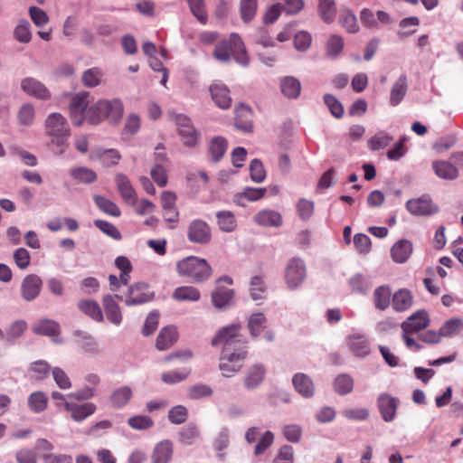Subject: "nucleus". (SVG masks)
I'll list each match as a JSON object with an SVG mask.
<instances>
[{
    "label": "nucleus",
    "mask_w": 463,
    "mask_h": 463,
    "mask_svg": "<svg viewBox=\"0 0 463 463\" xmlns=\"http://www.w3.org/2000/svg\"><path fill=\"white\" fill-rule=\"evenodd\" d=\"M44 133L49 144L56 148L57 155H63L68 148L71 128L64 116L61 113H51L44 121Z\"/></svg>",
    "instance_id": "f257e3e1"
},
{
    "label": "nucleus",
    "mask_w": 463,
    "mask_h": 463,
    "mask_svg": "<svg viewBox=\"0 0 463 463\" xmlns=\"http://www.w3.org/2000/svg\"><path fill=\"white\" fill-rule=\"evenodd\" d=\"M123 112L124 107L120 99H101L88 109L86 119L91 125H97L104 119L117 123L121 118Z\"/></svg>",
    "instance_id": "f03ea898"
},
{
    "label": "nucleus",
    "mask_w": 463,
    "mask_h": 463,
    "mask_svg": "<svg viewBox=\"0 0 463 463\" xmlns=\"http://www.w3.org/2000/svg\"><path fill=\"white\" fill-rule=\"evenodd\" d=\"M213 56L222 62L230 61L232 57L241 65L246 66L249 63L244 43L236 33H232L228 40H222L216 44Z\"/></svg>",
    "instance_id": "7ed1b4c3"
},
{
    "label": "nucleus",
    "mask_w": 463,
    "mask_h": 463,
    "mask_svg": "<svg viewBox=\"0 0 463 463\" xmlns=\"http://www.w3.org/2000/svg\"><path fill=\"white\" fill-rule=\"evenodd\" d=\"M180 276L186 277L194 282L200 283L209 279L213 270L206 260L190 256L177 263Z\"/></svg>",
    "instance_id": "20e7f679"
},
{
    "label": "nucleus",
    "mask_w": 463,
    "mask_h": 463,
    "mask_svg": "<svg viewBox=\"0 0 463 463\" xmlns=\"http://www.w3.org/2000/svg\"><path fill=\"white\" fill-rule=\"evenodd\" d=\"M247 356L246 345H240L235 346L223 347L220 357L219 369L222 375L231 377L239 372Z\"/></svg>",
    "instance_id": "39448f33"
},
{
    "label": "nucleus",
    "mask_w": 463,
    "mask_h": 463,
    "mask_svg": "<svg viewBox=\"0 0 463 463\" xmlns=\"http://www.w3.org/2000/svg\"><path fill=\"white\" fill-rule=\"evenodd\" d=\"M241 326L239 324H232L223 326L214 335L212 340V345L217 346L222 345L223 347L235 346L245 345L246 342L242 339L240 334Z\"/></svg>",
    "instance_id": "423d86ee"
},
{
    "label": "nucleus",
    "mask_w": 463,
    "mask_h": 463,
    "mask_svg": "<svg viewBox=\"0 0 463 463\" xmlns=\"http://www.w3.org/2000/svg\"><path fill=\"white\" fill-rule=\"evenodd\" d=\"M89 103L90 94L86 91L79 92L71 98L70 103V117L74 125L80 126L86 119Z\"/></svg>",
    "instance_id": "0eeeda50"
},
{
    "label": "nucleus",
    "mask_w": 463,
    "mask_h": 463,
    "mask_svg": "<svg viewBox=\"0 0 463 463\" xmlns=\"http://www.w3.org/2000/svg\"><path fill=\"white\" fill-rule=\"evenodd\" d=\"M153 296L148 284L137 282L129 287L125 303L127 306L141 305L150 301Z\"/></svg>",
    "instance_id": "6e6552de"
},
{
    "label": "nucleus",
    "mask_w": 463,
    "mask_h": 463,
    "mask_svg": "<svg viewBox=\"0 0 463 463\" xmlns=\"http://www.w3.org/2000/svg\"><path fill=\"white\" fill-rule=\"evenodd\" d=\"M222 282L228 285H232V279L228 276H224L216 281V288L212 293V302L217 308H222L228 306L232 301L234 294L233 289L222 286Z\"/></svg>",
    "instance_id": "1a4fd4ad"
},
{
    "label": "nucleus",
    "mask_w": 463,
    "mask_h": 463,
    "mask_svg": "<svg viewBox=\"0 0 463 463\" xmlns=\"http://www.w3.org/2000/svg\"><path fill=\"white\" fill-rule=\"evenodd\" d=\"M187 238L192 242L206 244L212 240L211 228L204 221L194 220L188 227Z\"/></svg>",
    "instance_id": "9d476101"
},
{
    "label": "nucleus",
    "mask_w": 463,
    "mask_h": 463,
    "mask_svg": "<svg viewBox=\"0 0 463 463\" xmlns=\"http://www.w3.org/2000/svg\"><path fill=\"white\" fill-rule=\"evenodd\" d=\"M286 281L290 288H296L306 277L304 262L298 258H292L287 264Z\"/></svg>",
    "instance_id": "9b49d317"
},
{
    "label": "nucleus",
    "mask_w": 463,
    "mask_h": 463,
    "mask_svg": "<svg viewBox=\"0 0 463 463\" xmlns=\"http://www.w3.org/2000/svg\"><path fill=\"white\" fill-rule=\"evenodd\" d=\"M43 287L42 279L36 274L25 276L21 284V295L26 301L34 300L41 293Z\"/></svg>",
    "instance_id": "f8f14e48"
},
{
    "label": "nucleus",
    "mask_w": 463,
    "mask_h": 463,
    "mask_svg": "<svg viewBox=\"0 0 463 463\" xmlns=\"http://www.w3.org/2000/svg\"><path fill=\"white\" fill-rule=\"evenodd\" d=\"M430 324V317L425 310H418L410 316L401 325L402 332L418 333L425 329Z\"/></svg>",
    "instance_id": "ddd939ff"
},
{
    "label": "nucleus",
    "mask_w": 463,
    "mask_h": 463,
    "mask_svg": "<svg viewBox=\"0 0 463 463\" xmlns=\"http://www.w3.org/2000/svg\"><path fill=\"white\" fill-rule=\"evenodd\" d=\"M117 299L122 300V296L120 295H106L102 299L103 307L105 310L106 317L108 320L118 326L121 324L123 316L121 313L120 307L117 302Z\"/></svg>",
    "instance_id": "4468645a"
},
{
    "label": "nucleus",
    "mask_w": 463,
    "mask_h": 463,
    "mask_svg": "<svg viewBox=\"0 0 463 463\" xmlns=\"http://www.w3.org/2000/svg\"><path fill=\"white\" fill-rule=\"evenodd\" d=\"M64 408L70 412L71 418L77 422L83 421L97 410V406L93 402L75 403L65 402Z\"/></svg>",
    "instance_id": "2eb2a0df"
},
{
    "label": "nucleus",
    "mask_w": 463,
    "mask_h": 463,
    "mask_svg": "<svg viewBox=\"0 0 463 463\" xmlns=\"http://www.w3.org/2000/svg\"><path fill=\"white\" fill-rule=\"evenodd\" d=\"M406 208L413 215H431L439 211L436 204L425 198L409 200Z\"/></svg>",
    "instance_id": "dca6fc26"
},
{
    "label": "nucleus",
    "mask_w": 463,
    "mask_h": 463,
    "mask_svg": "<svg viewBox=\"0 0 463 463\" xmlns=\"http://www.w3.org/2000/svg\"><path fill=\"white\" fill-rule=\"evenodd\" d=\"M175 122L178 126L179 134L184 138V145L194 146L198 140V133L191 125L190 119L184 115H178L175 118Z\"/></svg>",
    "instance_id": "f3484780"
},
{
    "label": "nucleus",
    "mask_w": 463,
    "mask_h": 463,
    "mask_svg": "<svg viewBox=\"0 0 463 463\" xmlns=\"http://www.w3.org/2000/svg\"><path fill=\"white\" fill-rule=\"evenodd\" d=\"M115 183L121 198L128 203H136L137 194L128 177L124 174L118 173L115 175Z\"/></svg>",
    "instance_id": "a211bd4d"
},
{
    "label": "nucleus",
    "mask_w": 463,
    "mask_h": 463,
    "mask_svg": "<svg viewBox=\"0 0 463 463\" xmlns=\"http://www.w3.org/2000/svg\"><path fill=\"white\" fill-rule=\"evenodd\" d=\"M347 346L354 355L364 357L370 354V344L367 337L361 334H353L346 339Z\"/></svg>",
    "instance_id": "6ab92c4d"
},
{
    "label": "nucleus",
    "mask_w": 463,
    "mask_h": 463,
    "mask_svg": "<svg viewBox=\"0 0 463 463\" xmlns=\"http://www.w3.org/2000/svg\"><path fill=\"white\" fill-rule=\"evenodd\" d=\"M235 127L246 133L252 132V110L247 105L241 104L235 109Z\"/></svg>",
    "instance_id": "aec40b11"
},
{
    "label": "nucleus",
    "mask_w": 463,
    "mask_h": 463,
    "mask_svg": "<svg viewBox=\"0 0 463 463\" xmlns=\"http://www.w3.org/2000/svg\"><path fill=\"white\" fill-rule=\"evenodd\" d=\"M212 99L215 104L222 109H227L232 105V98L229 89L222 83H213L210 87Z\"/></svg>",
    "instance_id": "412c9836"
},
{
    "label": "nucleus",
    "mask_w": 463,
    "mask_h": 463,
    "mask_svg": "<svg viewBox=\"0 0 463 463\" xmlns=\"http://www.w3.org/2000/svg\"><path fill=\"white\" fill-rule=\"evenodd\" d=\"M378 408L384 421H392L396 414L397 401L389 394H381L378 398Z\"/></svg>",
    "instance_id": "4be33fe9"
},
{
    "label": "nucleus",
    "mask_w": 463,
    "mask_h": 463,
    "mask_svg": "<svg viewBox=\"0 0 463 463\" xmlns=\"http://www.w3.org/2000/svg\"><path fill=\"white\" fill-rule=\"evenodd\" d=\"M21 87L24 92L37 99H47L50 98V92L47 88L33 78L23 80Z\"/></svg>",
    "instance_id": "5701e85b"
},
{
    "label": "nucleus",
    "mask_w": 463,
    "mask_h": 463,
    "mask_svg": "<svg viewBox=\"0 0 463 463\" xmlns=\"http://www.w3.org/2000/svg\"><path fill=\"white\" fill-rule=\"evenodd\" d=\"M292 383L295 390L301 396L310 398L314 395L315 385L308 375L302 373H296L293 376Z\"/></svg>",
    "instance_id": "b1692460"
},
{
    "label": "nucleus",
    "mask_w": 463,
    "mask_h": 463,
    "mask_svg": "<svg viewBox=\"0 0 463 463\" xmlns=\"http://www.w3.org/2000/svg\"><path fill=\"white\" fill-rule=\"evenodd\" d=\"M436 175L444 180H455L458 176V168L445 160H435L431 164Z\"/></svg>",
    "instance_id": "393cba45"
},
{
    "label": "nucleus",
    "mask_w": 463,
    "mask_h": 463,
    "mask_svg": "<svg viewBox=\"0 0 463 463\" xmlns=\"http://www.w3.org/2000/svg\"><path fill=\"white\" fill-rule=\"evenodd\" d=\"M412 253V243L408 240H401L393 244L391 256L394 262L404 263Z\"/></svg>",
    "instance_id": "a878e982"
},
{
    "label": "nucleus",
    "mask_w": 463,
    "mask_h": 463,
    "mask_svg": "<svg viewBox=\"0 0 463 463\" xmlns=\"http://www.w3.org/2000/svg\"><path fill=\"white\" fill-rule=\"evenodd\" d=\"M413 303V296L407 288L397 290L392 299V308L397 312H404L410 309Z\"/></svg>",
    "instance_id": "bb28decb"
},
{
    "label": "nucleus",
    "mask_w": 463,
    "mask_h": 463,
    "mask_svg": "<svg viewBox=\"0 0 463 463\" xmlns=\"http://www.w3.org/2000/svg\"><path fill=\"white\" fill-rule=\"evenodd\" d=\"M177 337L178 334L175 326H165L157 335L156 346L160 351L166 350L177 341Z\"/></svg>",
    "instance_id": "cd10ccee"
},
{
    "label": "nucleus",
    "mask_w": 463,
    "mask_h": 463,
    "mask_svg": "<svg viewBox=\"0 0 463 463\" xmlns=\"http://www.w3.org/2000/svg\"><path fill=\"white\" fill-rule=\"evenodd\" d=\"M173 456V444L170 440L158 442L152 454V463H169Z\"/></svg>",
    "instance_id": "c85d7f7f"
},
{
    "label": "nucleus",
    "mask_w": 463,
    "mask_h": 463,
    "mask_svg": "<svg viewBox=\"0 0 463 463\" xmlns=\"http://www.w3.org/2000/svg\"><path fill=\"white\" fill-rule=\"evenodd\" d=\"M79 309L96 322L104 320L102 310L98 302L90 299L80 300L77 304Z\"/></svg>",
    "instance_id": "c756f323"
},
{
    "label": "nucleus",
    "mask_w": 463,
    "mask_h": 463,
    "mask_svg": "<svg viewBox=\"0 0 463 463\" xmlns=\"http://www.w3.org/2000/svg\"><path fill=\"white\" fill-rule=\"evenodd\" d=\"M254 222L262 226L279 227L282 223V217L276 211L263 210L254 216Z\"/></svg>",
    "instance_id": "7c9ffc66"
},
{
    "label": "nucleus",
    "mask_w": 463,
    "mask_h": 463,
    "mask_svg": "<svg viewBox=\"0 0 463 463\" xmlns=\"http://www.w3.org/2000/svg\"><path fill=\"white\" fill-rule=\"evenodd\" d=\"M258 10V0H240L239 13L244 24L254 20Z\"/></svg>",
    "instance_id": "2f4dec72"
},
{
    "label": "nucleus",
    "mask_w": 463,
    "mask_h": 463,
    "mask_svg": "<svg viewBox=\"0 0 463 463\" xmlns=\"http://www.w3.org/2000/svg\"><path fill=\"white\" fill-rule=\"evenodd\" d=\"M265 369L260 364H254L249 368L244 378V385L248 389L257 387L264 379Z\"/></svg>",
    "instance_id": "473e14b6"
},
{
    "label": "nucleus",
    "mask_w": 463,
    "mask_h": 463,
    "mask_svg": "<svg viewBox=\"0 0 463 463\" xmlns=\"http://www.w3.org/2000/svg\"><path fill=\"white\" fill-rule=\"evenodd\" d=\"M282 93L288 99H297L301 91L299 80L292 76H287L280 80Z\"/></svg>",
    "instance_id": "72a5a7b5"
},
{
    "label": "nucleus",
    "mask_w": 463,
    "mask_h": 463,
    "mask_svg": "<svg viewBox=\"0 0 463 463\" xmlns=\"http://www.w3.org/2000/svg\"><path fill=\"white\" fill-rule=\"evenodd\" d=\"M133 396V392L128 386H122L113 391L110 395V402L114 408H122L127 405Z\"/></svg>",
    "instance_id": "f704fd0d"
},
{
    "label": "nucleus",
    "mask_w": 463,
    "mask_h": 463,
    "mask_svg": "<svg viewBox=\"0 0 463 463\" xmlns=\"http://www.w3.org/2000/svg\"><path fill=\"white\" fill-rule=\"evenodd\" d=\"M173 298L176 301H197L201 298L198 288L193 286L178 287L173 292Z\"/></svg>",
    "instance_id": "c9c22d12"
},
{
    "label": "nucleus",
    "mask_w": 463,
    "mask_h": 463,
    "mask_svg": "<svg viewBox=\"0 0 463 463\" xmlns=\"http://www.w3.org/2000/svg\"><path fill=\"white\" fill-rule=\"evenodd\" d=\"M92 159H99L104 165L110 166L118 165L121 158L119 152L116 149H97L91 156Z\"/></svg>",
    "instance_id": "e433bc0d"
},
{
    "label": "nucleus",
    "mask_w": 463,
    "mask_h": 463,
    "mask_svg": "<svg viewBox=\"0 0 463 463\" xmlns=\"http://www.w3.org/2000/svg\"><path fill=\"white\" fill-rule=\"evenodd\" d=\"M33 331L36 335L55 336L60 333L58 323L51 319L40 320L33 326Z\"/></svg>",
    "instance_id": "4c0bfd02"
},
{
    "label": "nucleus",
    "mask_w": 463,
    "mask_h": 463,
    "mask_svg": "<svg viewBox=\"0 0 463 463\" xmlns=\"http://www.w3.org/2000/svg\"><path fill=\"white\" fill-rule=\"evenodd\" d=\"M407 78L406 76H401L393 84L391 95L390 103L392 106H397L404 98L407 92Z\"/></svg>",
    "instance_id": "58836bf2"
},
{
    "label": "nucleus",
    "mask_w": 463,
    "mask_h": 463,
    "mask_svg": "<svg viewBox=\"0 0 463 463\" xmlns=\"http://www.w3.org/2000/svg\"><path fill=\"white\" fill-rule=\"evenodd\" d=\"M217 225L222 232H232L237 227L235 215L231 211H220L216 213Z\"/></svg>",
    "instance_id": "ea45409f"
},
{
    "label": "nucleus",
    "mask_w": 463,
    "mask_h": 463,
    "mask_svg": "<svg viewBox=\"0 0 463 463\" xmlns=\"http://www.w3.org/2000/svg\"><path fill=\"white\" fill-rule=\"evenodd\" d=\"M266 188L246 187L241 193L235 195V202L239 205H244V201L256 202L264 197Z\"/></svg>",
    "instance_id": "a19ab883"
},
{
    "label": "nucleus",
    "mask_w": 463,
    "mask_h": 463,
    "mask_svg": "<svg viewBox=\"0 0 463 463\" xmlns=\"http://www.w3.org/2000/svg\"><path fill=\"white\" fill-rule=\"evenodd\" d=\"M317 11L321 19L331 24L336 15V5L335 0H319Z\"/></svg>",
    "instance_id": "79ce46f5"
},
{
    "label": "nucleus",
    "mask_w": 463,
    "mask_h": 463,
    "mask_svg": "<svg viewBox=\"0 0 463 463\" xmlns=\"http://www.w3.org/2000/svg\"><path fill=\"white\" fill-rule=\"evenodd\" d=\"M392 291L389 286L378 287L373 292V303L377 309L385 310L391 301Z\"/></svg>",
    "instance_id": "37998d69"
},
{
    "label": "nucleus",
    "mask_w": 463,
    "mask_h": 463,
    "mask_svg": "<svg viewBox=\"0 0 463 463\" xmlns=\"http://www.w3.org/2000/svg\"><path fill=\"white\" fill-rule=\"evenodd\" d=\"M227 147L228 142L225 138L222 137L213 138L209 146V152L213 161L219 162L226 153Z\"/></svg>",
    "instance_id": "c03bdc74"
},
{
    "label": "nucleus",
    "mask_w": 463,
    "mask_h": 463,
    "mask_svg": "<svg viewBox=\"0 0 463 463\" xmlns=\"http://www.w3.org/2000/svg\"><path fill=\"white\" fill-rule=\"evenodd\" d=\"M70 175L75 181L82 184H91L97 180L96 173L88 167H74L71 169Z\"/></svg>",
    "instance_id": "a18cd8bd"
},
{
    "label": "nucleus",
    "mask_w": 463,
    "mask_h": 463,
    "mask_svg": "<svg viewBox=\"0 0 463 463\" xmlns=\"http://www.w3.org/2000/svg\"><path fill=\"white\" fill-rule=\"evenodd\" d=\"M93 200L97 207L106 214L118 217L121 214L119 208L115 203L101 195H94Z\"/></svg>",
    "instance_id": "49530a36"
},
{
    "label": "nucleus",
    "mask_w": 463,
    "mask_h": 463,
    "mask_svg": "<svg viewBox=\"0 0 463 463\" xmlns=\"http://www.w3.org/2000/svg\"><path fill=\"white\" fill-rule=\"evenodd\" d=\"M199 437V429L192 423L187 424L179 431V441L184 445L194 444Z\"/></svg>",
    "instance_id": "de8ad7c7"
},
{
    "label": "nucleus",
    "mask_w": 463,
    "mask_h": 463,
    "mask_svg": "<svg viewBox=\"0 0 463 463\" xmlns=\"http://www.w3.org/2000/svg\"><path fill=\"white\" fill-rule=\"evenodd\" d=\"M27 329V323L24 320H16L13 322L5 333V339L7 342H14L21 337Z\"/></svg>",
    "instance_id": "09e8293b"
},
{
    "label": "nucleus",
    "mask_w": 463,
    "mask_h": 463,
    "mask_svg": "<svg viewBox=\"0 0 463 463\" xmlns=\"http://www.w3.org/2000/svg\"><path fill=\"white\" fill-rule=\"evenodd\" d=\"M47 403L48 398L42 392H33L28 398L30 409L36 413L43 411L47 407Z\"/></svg>",
    "instance_id": "8fccbe9b"
},
{
    "label": "nucleus",
    "mask_w": 463,
    "mask_h": 463,
    "mask_svg": "<svg viewBox=\"0 0 463 463\" xmlns=\"http://www.w3.org/2000/svg\"><path fill=\"white\" fill-rule=\"evenodd\" d=\"M266 317L262 313L252 314L248 322V327L251 335H260L266 327Z\"/></svg>",
    "instance_id": "3c124183"
},
{
    "label": "nucleus",
    "mask_w": 463,
    "mask_h": 463,
    "mask_svg": "<svg viewBox=\"0 0 463 463\" xmlns=\"http://www.w3.org/2000/svg\"><path fill=\"white\" fill-rule=\"evenodd\" d=\"M103 73L99 68H91L85 71L82 74L83 85L88 88H93L98 86L101 82Z\"/></svg>",
    "instance_id": "603ef678"
},
{
    "label": "nucleus",
    "mask_w": 463,
    "mask_h": 463,
    "mask_svg": "<svg viewBox=\"0 0 463 463\" xmlns=\"http://www.w3.org/2000/svg\"><path fill=\"white\" fill-rule=\"evenodd\" d=\"M250 292L253 300L262 299L266 292V285L263 278L260 276H254L250 279Z\"/></svg>",
    "instance_id": "864d4df0"
},
{
    "label": "nucleus",
    "mask_w": 463,
    "mask_h": 463,
    "mask_svg": "<svg viewBox=\"0 0 463 463\" xmlns=\"http://www.w3.org/2000/svg\"><path fill=\"white\" fill-rule=\"evenodd\" d=\"M334 387L337 393L341 395L347 394L354 388V381L348 374H341L335 378Z\"/></svg>",
    "instance_id": "5fc2aeb1"
},
{
    "label": "nucleus",
    "mask_w": 463,
    "mask_h": 463,
    "mask_svg": "<svg viewBox=\"0 0 463 463\" xmlns=\"http://www.w3.org/2000/svg\"><path fill=\"white\" fill-rule=\"evenodd\" d=\"M130 428L137 430H146L154 426V420L146 415H135L128 420Z\"/></svg>",
    "instance_id": "6e6d98bb"
},
{
    "label": "nucleus",
    "mask_w": 463,
    "mask_h": 463,
    "mask_svg": "<svg viewBox=\"0 0 463 463\" xmlns=\"http://www.w3.org/2000/svg\"><path fill=\"white\" fill-rule=\"evenodd\" d=\"M463 326V320L460 318H450L447 320L439 329L442 337L452 336L458 330Z\"/></svg>",
    "instance_id": "4d7b16f0"
},
{
    "label": "nucleus",
    "mask_w": 463,
    "mask_h": 463,
    "mask_svg": "<svg viewBox=\"0 0 463 463\" xmlns=\"http://www.w3.org/2000/svg\"><path fill=\"white\" fill-rule=\"evenodd\" d=\"M344 48V40L337 34H333L326 43V55L331 58L337 57Z\"/></svg>",
    "instance_id": "13d9d810"
},
{
    "label": "nucleus",
    "mask_w": 463,
    "mask_h": 463,
    "mask_svg": "<svg viewBox=\"0 0 463 463\" xmlns=\"http://www.w3.org/2000/svg\"><path fill=\"white\" fill-rule=\"evenodd\" d=\"M30 372L36 380H43L49 375L50 365L46 361L39 360L31 364Z\"/></svg>",
    "instance_id": "bf43d9fd"
},
{
    "label": "nucleus",
    "mask_w": 463,
    "mask_h": 463,
    "mask_svg": "<svg viewBox=\"0 0 463 463\" xmlns=\"http://www.w3.org/2000/svg\"><path fill=\"white\" fill-rule=\"evenodd\" d=\"M190 374L189 369L173 370L162 374V380L168 384H174L185 380Z\"/></svg>",
    "instance_id": "052dcab7"
},
{
    "label": "nucleus",
    "mask_w": 463,
    "mask_h": 463,
    "mask_svg": "<svg viewBox=\"0 0 463 463\" xmlns=\"http://www.w3.org/2000/svg\"><path fill=\"white\" fill-rule=\"evenodd\" d=\"M188 417V411L183 405H176L168 411V420L171 423L179 425L184 423Z\"/></svg>",
    "instance_id": "680f3d73"
},
{
    "label": "nucleus",
    "mask_w": 463,
    "mask_h": 463,
    "mask_svg": "<svg viewBox=\"0 0 463 463\" xmlns=\"http://www.w3.org/2000/svg\"><path fill=\"white\" fill-rule=\"evenodd\" d=\"M324 101L329 109L331 114L336 118H341L344 115V107L341 102L333 95L326 94L324 96Z\"/></svg>",
    "instance_id": "e2e57ef3"
},
{
    "label": "nucleus",
    "mask_w": 463,
    "mask_h": 463,
    "mask_svg": "<svg viewBox=\"0 0 463 463\" xmlns=\"http://www.w3.org/2000/svg\"><path fill=\"white\" fill-rule=\"evenodd\" d=\"M250 178L255 183H261L266 178V171L260 160L255 158L250 165Z\"/></svg>",
    "instance_id": "0e129e2a"
},
{
    "label": "nucleus",
    "mask_w": 463,
    "mask_h": 463,
    "mask_svg": "<svg viewBox=\"0 0 463 463\" xmlns=\"http://www.w3.org/2000/svg\"><path fill=\"white\" fill-rule=\"evenodd\" d=\"M150 175L154 182L159 186V187H165L167 184L168 176L167 172L165 168L160 165L156 164L151 171Z\"/></svg>",
    "instance_id": "69168bd1"
},
{
    "label": "nucleus",
    "mask_w": 463,
    "mask_h": 463,
    "mask_svg": "<svg viewBox=\"0 0 463 463\" xmlns=\"http://www.w3.org/2000/svg\"><path fill=\"white\" fill-rule=\"evenodd\" d=\"M283 7L281 4H274L269 6L263 14V24L270 25L275 23L280 16Z\"/></svg>",
    "instance_id": "338daca9"
},
{
    "label": "nucleus",
    "mask_w": 463,
    "mask_h": 463,
    "mask_svg": "<svg viewBox=\"0 0 463 463\" xmlns=\"http://www.w3.org/2000/svg\"><path fill=\"white\" fill-rule=\"evenodd\" d=\"M273 463H294L293 448L289 445L282 446L275 457Z\"/></svg>",
    "instance_id": "774afa93"
}]
</instances>
